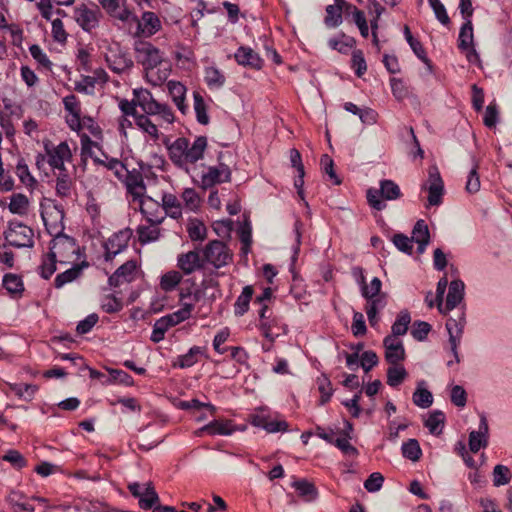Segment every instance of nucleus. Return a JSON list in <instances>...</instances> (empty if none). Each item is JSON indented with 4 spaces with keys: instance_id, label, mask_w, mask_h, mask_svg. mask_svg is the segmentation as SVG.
Returning <instances> with one entry per match:
<instances>
[{
    "instance_id": "obj_2",
    "label": "nucleus",
    "mask_w": 512,
    "mask_h": 512,
    "mask_svg": "<svg viewBox=\"0 0 512 512\" xmlns=\"http://www.w3.org/2000/svg\"><path fill=\"white\" fill-rule=\"evenodd\" d=\"M164 144L168 150L169 159L179 169L190 173V165L196 163L204 156L207 147L205 136L197 137L192 144L185 137H179L174 142L166 139Z\"/></svg>"
},
{
    "instance_id": "obj_57",
    "label": "nucleus",
    "mask_w": 512,
    "mask_h": 512,
    "mask_svg": "<svg viewBox=\"0 0 512 512\" xmlns=\"http://www.w3.org/2000/svg\"><path fill=\"white\" fill-rule=\"evenodd\" d=\"M351 62V67L354 69V72L358 77H361L367 71V64L361 50L353 51Z\"/></svg>"
},
{
    "instance_id": "obj_51",
    "label": "nucleus",
    "mask_w": 512,
    "mask_h": 512,
    "mask_svg": "<svg viewBox=\"0 0 512 512\" xmlns=\"http://www.w3.org/2000/svg\"><path fill=\"white\" fill-rule=\"evenodd\" d=\"M135 123L141 130L149 134L154 140L158 139L159 133L156 124H154L146 115L140 114L137 116Z\"/></svg>"
},
{
    "instance_id": "obj_25",
    "label": "nucleus",
    "mask_w": 512,
    "mask_h": 512,
    "mask_svg": "<svg viewBox=\"0 0 512 512\" xmlns=\"http://www.w3.org/2000/svg\"><path fill=\"white\" fill-rule=\"evenodd\" d=\"M234 430L232 421L214 420L200 428L198 433L206 432L209 435H231Z\"/></svg>"
},
{
    "instance_id": "obj_45",
    "label": "nucleus",
    "mask_w": 512,
    "mask_h": 512,
    "mask_svg": "<svg viewBox=\"0 0 512 512\" xmlns=\"http://www.w3.org/2000/svg\"><path fill=\"white\" fill-rule=\"evenodd\" d=\"M202 354L201 347L193 346L189 349V351L178 357L177 363L175 366H179L180 368H189L198 362L197 356Z\"/></svg>"
},
{
    "instance_id": "obj_1",
    "label": "nucleus",
    "mask_w": 512,
    "mask_h": 512,
    "mask_svg": "<svg viewBox=\"0 0 512 512\" xmlns=\"http://www.w3.org/2000/svg\"><path fill=\"white\" fill-rule=\"evenodd\" d=\"M136 60L145 70L147 80L153 85L162 84L169 76V64L164 52L147 41H136L134 45Z\"/></svg>"
},
{
    "instance_id": "obj_20",
    "label": "nucleus",
    "mask_w": 512,
    "mask_h": 512,
    "mask_svg": "<svg viewBox=\"0 0 512 512\" xmlns=\"http://www.w3.org/2000/svg\"><path fill=\"white\" fill-rule=\"evenodd\" d=\"M134 99L139 106L146 114L156 115V112L160 108V103L157 102L151 92L147 89H135L133 91Z\"/></svg>"
},
{
    "instance_id": "obj_21",
    "label": "nucleus",
    "mask_w": 512,
    "mask_h": 512,
    "mask_svg": "<svg viewBox=\"0 0 512 512\" xmlns=\"http://www.w3.org/2000/svg\"><path fill=\"white\" fill-rule=\"evenodd\" d=\"M235 60L238 64L243 66H248L253 69H261L263 65V60L260 56L250 47L241 46L237 49L235 55Z\"/></svg>"
},
{
    "instance_id": "obj_32",
    "label": "nucleus",
    "mask_w": 512,
    "mask_h": 512,
    "mask_svg": "<svg viewBox=\"0 0 512 512\" xmlns=\"http://www.w3.org/2000/svg\"><path fill=\"white\" fill-rule=\"evenodd\" d=\"M292 486L305 501L311 502L317 498L318 493L316 487L305 479L294 481Z\"/></svg>"
},
{
    "instance_id": "obj_34",
    "label": "nucleus",
    "mask_w": 512,
    "mask_h": 512,
    "mask_svg": "<svg viewBox=\"0 0 512 512\" xmlns=\"http://www.w3.org/2000/svg\"><path fill=\"white\" fill-rule=\"evenodd\" d=\"M94 162L96 164H100L105 166L108 170L113 171L114 175L117 177L118 180L124 179V173L126 172L127 168L125 164L120 161L117 158H107L106 161L101 160L97 157L93 158Z\"/></svg>"
},
{
    "instance_id": "obj_13",
    "label": "nucleus",
    "mask_w": 512,
    "mask_h": 512,
    "mask_svg": "<svg viewBox=\"0 0 512 512\" xmlns=\"http://www.w3.org/2000/svg\"><path fill=\"white\" fill-rule=\"evenodd\" d=\"M464 328V315L461 314L459 320L450 318L446 322V329L449 333V343L451 347V352L455 358V362H460V357L457 351L458 345L460 343L461 335L463 333Z\"/></svg>"
},
{
    "instance_id": "obj_61",
    "label": "nucleus",
    "mask_w": 512,
    "mask_h": 512,
    "mask_svg": "<svg viewBox=\"0 0 512 512\" xmlns=\"http://www.w3.org/2000/svg\"><path fill=\"white\" fill-rule=\"evenodd\" d=\"M349 440L350 438L341 436L334 438L332 444L340 449L343 454L356 457L359 454L358 450L356 447L350 444Z\"/></svg>"
},
{
    "instance_id": "obj_43",
    "label": "nucleus",
    "mask_w": 512,
    "mask_h": 512,
    "mask_svg": "<svg viewBox=\"0 0 512 512\" xmlns=\"http://www.w3.org/2000/svg\"><path fill=\"white\" fill-rule=\"evenodd\" d=\"M403 457L416 462L422 455V450L416 439H409L401 447Z\"/></svg>"
},
{
    "instance_id": "obj_27",
    "label": "nucleus",
    "mask_w": 512,
    "mask_h": 512,
    "mask_svg": "<svg viewBox=\"0 0 512 512\" xmlns=\"http://www.w3.org/2000/svg\"><path fill=\"white\" fill-rule=\"evenodd\" d=\"M404 35L406 38V41L408 42L409 46L413 50L414 54L423 62L425 63L429 68L431 67V61L426 55V51L421 44V42L417 39H415L410 31V28L405 25L404 26Z\"/></svg>"
},
{
    "instance_id": "obj_59",
    "label": "nucleus",
    "mask_w": 512,
    "mask_h": 512,
    "mask_svg": "<svg viewBox=\"0 0 512 512\" xmlns=\"http://www.w3.org/2000/svg\"><path fill=\"white\" fill-rule=\"evenodd\" d=\"M431 325L425 321H415L411 330V335L418 341H424L429 332L431 331Z\"/></svg>"
},
{
    "instance_id": "obj_6",
    "label": "nucleus",
    "mask_w": 512,
    "mask_h": 512,
    "mask_svg": "<svg viewBox=\"0 0 512 512\" xmlns=\"http://www.w3.org/2000/svg\"><path fill=\"white\" fill-rule=\"evenodd\" d=\"M44 150L48 157V164L52 169L58 171L67 170L65 167V161H71L72 152L66 141L61 142L57 146H54L51 141H44Z\"/></svg>"
},
{
    "instance_id": "obj_42",
    "label": "nucleus",
    "mask_w": 512,
    "mask_h": 512,
    "mask_svg": "<svg viewBox=\"0 0 512 512\" xmlns=\"http://www.w3.org/2000/svg\"><path fill=\"white\" fill-rule=\"evenodd\" d=\"M187 232L192 241H203L207 236L206 226L198 219L190 220Z\"/></svg>"
},
{
    "instance_id": "obj_18",
    "label": "nucleus",
    "mask_w": 512,
    "mask_h": 512,
    "mask_svg": "<svg viewBox=\"0 0 512 512\" xmlns=\"http://www.w3.org/2000/svg\"><path fill=\"white\" fill-rule=\"evenodd\" d=\"M74 18L84 31H91L99 22L98 11L89 9L86 5L77 7L74 11Z\"/></svg>"
},
{
    "instance_id": "obj_7",
    "label": "nucleus",
    "mask_w": 512,
    "mask_h": 512,
    "mask_svg": "<svg viewBox=\"0 0 512 512\" xmlns=\"http://www.w3.org/2000/svg\"><path fill=\"white\" fill-rule=\"evenodd\" d=\"M55 237L50 243V254H54L55 258L59 257L60 263H66L71 254L79 251L76 240L69 237L63 232L54 234Z\"/></svg>"
},
{
    "instance_id": "obj_35",
    "label": "nucleus",
    "mask_w": 512,
    "mask_h": 512,
    "mask_svg": "<svg viewBox=\"0 0 512 512\" xmlns=\"http://www.w3.org/2000/svg\"><path fill=\"white\" fill-rule=\"evenodd\" d=\"M143 33L147 35H153L160 27V20L154 12H144L142 15V22L139 23V27H142Z\"/></svg>"
},
{
    "instance_id": "obj_46",
    "label": "nucleus",
    "mask_w": 512,
    "mask_h": 512,
    "mask_svg": "<svg viewBox=\"0 0 512 512\" xmlns=\"http://www.w3.org/2000/svg\"><path fill=\"white\" fill-rule=\"evenodd\" d=\"M317 386L321 394L319 404L324 405L330 400L333 394L332 383L326 375H322L317 379Z\"/></svg>"
},
{
    "instance_id": "obj_30",
    "label": "nucleus",
    "mask_w": 512,
    "mask_h": 512,
    "mask_svg": "<svg viewBox=\"0 0 512 512\" xmlns=\"http://www.w3.org/2000/svg\"><path fill=\"white\" fill-rule=\"evenodd\" d=\"M423 384L424 381L418 383V386L413 393L412 400L416 406L426 409L432 405L433 395L428 389L422 387Z\"/></svg>"
},
{
    "instance_id": "obj_10",
    "label": "nucleus",
    "mask_w": 512,
    "mask_h": 512,
    "mask_svg": "<svg viewBox=\"0 0 512 512\" xmlns=\"http://www.w3.org/2000/svg\"><path fill=\"white\" fill-rule=\"evenodd\" d=\"M231 181V170L225 164L219 166H212L208 168V171L201 177V187L208 189L216 184Z\"/></svg>"
},
{
    "instance_id": "obj_16",
    "label": "nucleus",
    "mask_w": 512,
    "mask_h": 512,
    "mask_svg": "<svg viewBox=\"0 0 512 512\" xmlns=\"http://www.w3.org/2000/svg\"><path fill=\"white\" fill-rule=\"evenodd\" d=\"M65 217V211L62 205L55 204L53 211L47 213V216L42 214L44 225L49 234L54 235L63 232L64 224L63 220Z\"/></svg>"
},
{
    "instance_id": "obj_49",
    "label": "nucleus",
    "mask_w": 512,
    "mask_h": 512,
    "mask_svg": "<svg viewBox=\"0 0 512 512\" xmlns=\"http://www.w3.org/2000/svg\"><path fill=\"white\" fill-rule=\"evenodd\" d=\"M473 162H474V165L467 176V181H466V186H465V190L470 194L477 193L480 190V186H481L480 178H479V174H478V163L474 158H473Z\"/></svg>"
},
{
    "instance_id": "obj_53",
    "label": "nucleus",
    "mask_w": 512,
    "mask_h": 512,
    "mask_svg": "<svg viewBox=\"0 0 512 512\" xmlns=\"http://www.w3.org/2000/svg\"><path fill=\"white\" fill-rule=\"evenodd\" d=\"M511 478L510 470L507 466L496 465L493 470V484L494 486H502L509 483Z\"/></svg>"
},
{
    "instance_id": "obj_44",
    "label": "nucleus",
    "mask_w": 512,
    "mask_h": 512,
    "mask_svg": "<svg viewBox=\"0 0 512 512\" xmlns=\"http://www.w3.org/2000/svg\"><path fill=\"white\" fill-rule=\"evenodd\" d=\"M193 99L197 121L202 125H207L209 123V116L207 114L204 98L199 92L195 91L193 93Z\"/></svg>"
},
{
    "instance_id": "obj_39",
    "label": "nucleus",
    "mask_w": 512,
    "mask_h": 512,
    "mask_svg": "<svg viewBox=\"0 0 512 512\" xmlns=\"http://www.w3.org/2000/svg\"><path fill=\"white\" fill-rule=\"evenodd\" d=\"M444 421V413L440 410H434L433 412L430 413L424 425L429 429L430 433L434 435H439L442 432V426L444 425Z\"/></svg>"
},
{
    "instance_id": "obj_36",
    "label": "nucleus",
    "mask_w": 512,
    "mask_h": 512,
    "mask_svg": "<svg viewBox=\"0 0 512 512\" xmlns=\"http://www.w3.org/2000/svg\"><path fill=\"white\" fill-rule=\"evenodd\" d=\"M408 373L402 365H391L387 369V384L391 387L399 386L407 377Z\"/></svg>"
},
{
    "instance_id": "obj_38",
    "label": "nucleus",
    "mask_w": 512,
    "mask_h": 512,
    "mask_svg": "<svg viewBox=\"0 0 512 512\" xmlns=\"http://www.w3.org/2000/svg\"><path fill=\"white\" fill-rule=\"evenodd\" d=\"M29 200L21 193L13 194L10 198L9 210L13 214L25 215L28 211Z\"/></svg>"
},
{
    "instance_id": "obj_19",
    "label": "nucleus",
    "mask_w": 512,
    "mask_h": 512,
    "mask_svg": "<svg viewBox=\"0 0 512 512\" xmlns=\"http://www.w3.org/2000/svg\"><path fill=\"white\" fill-rule=\"evenodd\" d=\"M204 262L205 260L201 259L199 252L189 251L178 256L177 265L184 274L189 275L203 268Z\"/></svg>"
},
{
    "instance_id": "obj_24",
    "label": "nucleus",
    "mask_w": 512,
    "mask_h": 512,
    "mask_svg": "<svg viewBox=\"0 0 512 512\" xmlns=\"http://www.w3.org/2000/svg\"><path fill=\"white\" fill-rule=\"evenodd\" d=\"M133 231L130 228H125L117 233H114L104 244L110 249H114L116 252L121 253L124 251L132 237Z\"/></svg>"
},
{
    "instance_id": "obj_8",
    "label": "nucleus",
    "mask_w": 512,
    "mask_h": 512,
    "mask_svg": "<svg viewBox=\"0 0 512 512\" xmlns=\"http://www.w3.org/2000/svg\"><path fill=\"white\" fill-rule=\"evenodd\" d=\"M423 189L427 190L428 203L431 206H438L442 202V196L444 193V183L441 178L438 168L433 165L428 169V179L422 186Z\"/></svg>"
},
{
    "instance_id": "obj_14",
    "label": "nucleus",
    "mask_w": 512,
    "mask_h": 512,
    "mask_svg": "<svg viewBox=\"0 0 512 512\" xmlns=\"http://www.w3.org/2000/svg\"><path fill=\"white\" fill-rule=\"evenodd\" d=\"M488 422L485 415L480 416L479 428L469 434V449L472 453H477L481 448L488 445Z\"/></svg>"
},
{
    "instance_id": "obj_33",
    "label": "nucleus",
    "mask_w": 512,
    "mask_h": 512,
    "mask_svg": "<svg viewBox=\"0 0 512 512\" xmlns=\"http://www.w3.org/2000/svg\"><path fill=\"white\" fill-rule=\"evenodd\" d=\"M410 322V313L407 310L400 311L395 322L391 327L392 334L390 336H394V338H397L398 336L405 335L407 333Z\"/></svg>"
},
{
    "instance_id": "obj_60",
    "label": "nucleus",
    "mask_w": 512,
    "mask_h": 512,
    "mask_svg": "<svg viewBox=\"0 0 512 512\" xmlns=\"http://www.w3.org/2000/svg\"><path fill=\"white\" fill-rule=\"evenodd\" d=\"M428 2L433 9L437 20L445 26L450 24V18L442 2L440 0H428Z\"/></svg>"
},
{
    "instance_id": "obj_3",
    "label": "nucleus",
    "mask_w": 512,
    "mask_h": 512,
    "mask_svg": "<svg viewBox=\"0 0 512 512\" xmlns=\"http://www.w3.org/2000/svg\"><path fill=\"white\" fill-rule=\"evenodd\" d=\"M379 186V189L369 188L366 192L369 206L377 211H382L386 208L385 200L394 201L403 196L399 185L393 180L383 179L379 182Z\"/></svg>"
},
{
    "instance_id": "obj_11",
    "label": "nucleus",
    "mask_w": 512,
    "mask_h": 512,
    "mask_svg": "<svg viewBox=\"0 0 512 512\" xmlns=\"http://www.w3.org/2000/svg\"><path fill=\"white\" fill-rule=\"evenodd\" d=\"M106 61L110 69L116 73H123L130 70L134 65L129 55L125 51H122L118 44L115 49H109V53L106 54Z\"/></svg>"
},
{
    "instance_id": "obj_31",
    "label": "nucleus",
    "mask_w": 512,
    "mask_h": 512,
    "mask_svg": "<svg viewBox=\"0 0 512 512\" xmlns=\"http://www.w3.org/2000/svg\"><path fill=\"white\" fill-rule=\"evenodd\" d=\"M473 38L472 21L471 19H467L460 28L458 48L460 50H468L471 46H473Z\"/></svg>"
},
{
    "instance_id": "obj_12",
    "label": "nucleus",
    "mask_w": 512,
    "mask_h": 512,
    "mask_svg": "<svg viewBox=\"0 0 512 512\" xmlns=\"http://www.w3.org/2000/svg\"><path fill=\"white\" fill-rule=\"evenodd\" d=\"M385 360L391 365H397L405 360L406 353L402 341L394 336H386L383 340Z\"/></svg>"
},
{
    "instance_id": "obj_29",
    "label": "nucleus",
    "mask_w": 512,
    "mask_h": 512,
    "mask_svg": "<svg viewBox=\"0 0 512 512\" xmlns=\"http://www.w3.org/2000/svg\"><path fill=\"white\" fill-rule=\"evenodd\" d=\"M162 206H163V209L165 210L166 214H168L170 217H172L174 219L181 217V215H182L181 204L174 194H171V193L163 194Z\"/></svg>"
},
{
    "instance_id": "obj_63",
    "label": "nucleus",
    "mask_w": 512,
    "mask_h": 512,
    "mask_svg": "<svg viewBox=\"0 0 512 512\" xmlns=\"http://www.w3.org/2000/svg\"><path fill=\"white\" fill-rule=\"evenodd\" d=\"M16 174L19 177L20 181L26 185L30 186L35 183V179L30 174L29 168L25 163L24 159H20L16 166Z\"/></svg>"
},
{
    "instance_id": "obj_9",
    "label": "nucleus",
    "mask_w": 512,
    "mask_h": 512,
    "mask_svg": "<svg viewBox=\"0 0 512 512\" xmlns=\"http://www.w3.org/2000/svg\"><path fill=\"white\" fill-rule=\"evenodd\" d=\"M122 181L125 183L127 192L131 194L133 200L142 202V198L146 192V184L142 173L137 169L131 171L127 169Z\"/></svg>"
},
{
    "instance_id": "obj_17",
    "label": "nucleus",
    "mask_w": 512,
    "mask_h": 512,
    "mask_svg": "<svg viewBox=\"0 0 512 512\" xmlns=\"http://www.w3.org/2000/svg\"><path fill=\"white\" fill-rule=\"evenodd\" d=\"M137 268L135 260H128L108 278V284L111 287H118L123 282H131L134 279V273Z\"/></svg>"
},
{
    "instance_id": "obj_48",
    "label": "nucleus",
    "mask_w": 512,
    "mask_h": 512,
    "mask_svg": "<svg viewBox=\"0 0 512 512\" xmlns=\"http://www.w3.org/2000/svg\"><path fill=\"white\" fill-rule=\"evenodd\" d=\"M112 382H118L126 386H132L134 384L133 378L125 371L118 369H110L107 380L103 381V384H110Z\"/></svg>"
},
{
    "instance_id": "obj_58",
    "label": "nucleus",
    "mask_w": 512,
    "mask_h": 512,
    "mask_svg": "<svg viewBox=\"0 0 512 512\" xmlns=\"http://www.w3.org/2000/svg\"><path fill=\"white\" fill-rule=\"evenodd\" d=\"M102 309L109 314L117 313L122 310L123 303L115 295H106L101 304Z\"/></svg>"
},
{
    "instance_id": "obj_64",
    "label": "nucleus",
    "mask_w": 512,
    "mask_h": 512,
    "mask_svg": "<svg viewBox=\"0 0 512 512\" xmlns=\"http://www.w3.org/2000/svg\"><path fill=\"white\" fill-rule=\"evenodd\" d=\"M56 262H57V259L55 258V255L50 254V252L47 254V257L45 259H43L40 269H41V276L44 279H49L53 275V273L56 271Z\"/></svg>"
},
{
    "instance_id": "obj_22",
    "label": "nucleus",
    "mask_w": 512,
    "mask_h": 512,
    "mask_svg": "<svg viewBox=\"0 0 512 512\" xmlns=\"http://www.w3.org/2000/svg\"><path fill=\"white\" fill-rule=\"evenodd\" d=\"M464 287L465 285L463 281L459 279L451 281L446 298V304L445 307H443L445 314L461 303L464 297Z\"/></svg>"
},
{
    "instance_id": "obj_37",
    "label": "nucleus",
    "mask_w": 512,
    "mask_h": 512,
    "mask_svg": "<svg viewBox=\"0 0 512 512\" xmlns=\"http://www.w3.org/2000/svg\"><path fill=\"white\" fill-rule=\"evenodd\" d=\"M72 180L68 175L67 170L59 171L56 178V194L61 198L69 197L71 194Z\"/></svg>"
},
{
    "instance_id": "obj_40",
    "label": "nucleus",
    "mask_w": 512,
    "mask_h": 512,
    "mask_svg": "<svg viewBox=\"0 0 512 512\" xmlns=\"http://www.w3.org/2000/svg\"><path fill=\"white\" fill-rule=\"evenodd\" d=\"M3 286L11 295H21L24 291L21 277L12 273H8L4 276Z\"/></svg>"
},
{
    "instance_id": "obj_41",
    "label": "nucleus",
    "mask_w": 512,
    "mask_h": 512,
    "mask_svg": "<svg viewBox=\"0 0 512 512\" xmlns=\"http://www.w3.org/2000/svg\"><path fill=\"white\" fill-rule=\"evenodd\" d=\"M224 74L216 67L205 68V82L210 88H221L225 84Z\"/></svg>"
},
{
    "instance_id": "obj_28",
    "label": "nucleus",
    "mask_w": 512,
    "mask_h": 512,
    "mask_svg": "<svg viewBox=\"0 0 512 512\" xmlns=\"http://www.w3.org/2000/svg\"><path fill=\"white\" fill-rule=\"evenodd\" d=\"M253 293L254 290L252 286L248 285L243 288L234 304V313L236 316H243L248 311Z\"/></svg>"
},
{
    "instance_id": "obj_62",
    "label": "nucleus",
    "mask_w": 512,
    "mask_h": 512,
    "mask_svg": "<svg viewBox=\"0 0 512 512\" xmlns=\"http://www.w3.org/2000/svg\"><path fill=\"white\" fill-rule=\"evenodd\" d=\"M381 288V280L378 277H374L371 280L370 285H367V283L365 285H362L361 294L364 298H372L373 296L383 294L381 292Z\"/></svg>"
},
{
    "instance_id": "obj_54",
    "label": "nucleus",
    "mask_w": 512,
    "mask_h": 512,
    "mask_svg": "<svg viewBox=\"0 0 512 512\" xmlns=\"http://www.w3.org/2000/svg\"><path fill=\"white\" fill-rule=\"evenodd\" d=\"M320 163H321L323 171L329 176L332 183L334 185H340L342 183V181L338 177V175L336 174V172L334 170V162H333L332 158L329 155L324 154L321 157Z\"/></svg>"
},
{
    "instance_id": "obj_5",
    "label": "nucleus",
    "mask_w": 512,
    "mask_h": 512,
    "mask_svg": "<svg viewBox=\"0 0 512 512\" xmlns=\"http://www.w3.org/2000/svg\"><path fill=\"white\" fill-rule=\"evenodd\" d=\"M33 236V230L18 221H10L8 229L4 232L6 242L16 248L32 247L34 244Z\"/></svg>"
},
{
    "instance_id": "obj_4",
    "label": "nucleus",
    "mask_w": 512,
    "mask_h": 512,
    "mask_svg": "<svg viewBox=\"0 0 512 512\" xmlns=\"http://www.w3.org/2000/svg\"><path fill=\"white\" fill-rule=\"evenodd\" d=\"M205 262L219 269L228 265L233 259V252L220 240L210 241L203 250Z\"/></svg>"
},
{
    "instance_id": "obj_26",
    "label": "nucleus",
    "mask_w": 512,
    "mask_h": 512,
    "mask_svg": "<svg viewBox=\"0 0 512 512\" xmlns=\"http://www.w3.org/2000/svg\"><path fill=\"white\" fill-rule=\"evenodd\" d=\"M412 234L411 239L418 244V252L423 253L430 240L429 229L424 220L416 222Z\"/></svg>"
},
{
    "instance_id": "obj_55",
    "label": "nucleus",
    "mask_w": 512,
    "mask_h": 512,
    "mask_svg": "<svg viewBox=\"0 0 512 512\" xmlns=\"http://www.w3.org/2000/svg\"><path fill=\"white\" fill-rule=\"evenodd\" d=\"M342 37L344 40L340 41L335 38H332L329 40L328 43L332 49L337 50L340 53L346 54L348 50L355 45L356 41L353 37H348L345 34H342Z\"/></svg>"
},
{
    "instance_id": "obj_23",
    "label": "nucleus",
    "mask_w": 512,
    "mask_h": 512,
    "mask_svg": "<svg viewBox=\"0 0 512 512\" xmlns=\"http://www.w3.org/2000/svg\"><path fill=\"white\" fill-rule=\"evenodd\" d=\"M88 266L89 263L87 261H82L80 264H76L72 268L58 274L55 277L54 286L59 289L62 288L65 284L74 281L81 275L83 268Z\"/></svg>"
},
{
    "instance_id": "obj_50",
    "label": "nucleus",
    "mask_w": 512,
    "mask_h": 512,
    "mask_svg": "<svg viewBox=\"0 0 512 512\" xmlns=\"http://www.w3.org/2000/svg\"><path fill=\"white\" fill-rule=\"evenodd\" d=\"M137 233L141 244L156 241L160 236V230L158 228L144 225L137 228Z\"/></svg>"
},
{
    "instance_id": "obj_52",
    "label": "nucleus",
    "mask_w": 512,
    "mask_h": 512,
    "mask_svg": "<svg viewBox=\"0 0 512 512\" xmlns=\"http://www.w3.org/2000/svg\"><path fill=\"white\" fill-rule=\"evenodd\" d=\"M326 26L337 27L342 23V9L335 7L334 5H328L326 7V16L324 19Z\"/></svg>"
},
{
    "instance_id": "obj_15",
    "label": "nucleus",
    "mask_w": 512,
    "mask_h": 512,
    "mask_svg": "<svg viewBox=\"0 0 512 512\" xmlns=\"http://www.w3.org/2000/svg\"><path fill=\"white\" fill-rule=\"evenodd\" d=\"M65 217V211L62 205L55 204L53 211L47 213V216L42 214L44 225L49 234L54 235L63 232L64 224L63 220Z\"/></svg>"
},
{
    "instance_id": "obj_47",
    "label": "nucleus",
    "mask_w": 512,
    "mask_h": 512,
    "mask_svg": "<svg viewBox=\"0 0 512 512\" xmlns=\"http://www.w3.org/2000/svg\"><path fill=\"white\" fill-rule=\"evenodd\" d=\"M60 358L62 360H70L74 365H80L82 366L83 368H87L89 370V373H90V377L92 379H102V378H105V380H107V376L98 371V370H95V369H92V368H89L83 361V358L77 354H62L60 356Z\"/></svg>"
},
{
    "instance_id": "obj_56",
    "label": "nucleus",
    "mask_w": 512,
    "mask_h": 512,
    "mask_svg": "<svg viewBox=\"0 0 512 512\" xmlns=\"http://www.w3.org/2000/svg\"><path fill=\"white\" fill-rule=\"evenodd\" d=\"M181 279L182 275L178 271L168 272L161 278V288L164 291H171L181 282Z\"/></svg>"
}]
</instances>
